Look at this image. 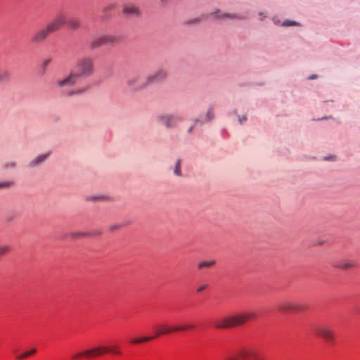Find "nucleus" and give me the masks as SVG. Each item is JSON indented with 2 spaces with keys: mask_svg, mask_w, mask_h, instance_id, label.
I'll return each instance as SVG.
<instances>
[{
  "mask_svg": "<svg viewBox=\"0 0 360 360\" xmlns=\"http://www.w3.org/2000/svg\"><path fill=\"white\" fill-rule=\"evenodd\" d=\"M79 79L72 71L63 78L58 79L56 85L61 89L65 96L71 97L74 96L82 95L88 90V86H78L77 82Z\"/></svg>",
  "mask_w": 360,
  "mask_h": 360,
  "instance_id": "obj_1",
  "label": "nucleus"
},
{
  "mask_svg": "<svg viewBox=\"0 0 360 360\" xmlns=\"http://www.w3.org/2000/svg\"><path fill=\"white\" fill-rule=\"evenodd\" d=\"M71 70L79 79L91 77L94 74V60L89 56L82 57L77 60Z\"/></svg>",
  "mask_w": 360,
  "mask_h": 360,
  "instance_id": "obj_2",
  "label": "nucleus"
},
{
  "mask_svg": "<svg viewBox=\"0 0 360 360\" xmlns=\"http://www.w3.org/2000/svg\"><path fill=\"white\" fill-rule=\"evenodd\" d=\"M185 326H177L175 327L173 326H167L166 325H160L158 326V330L155 332L154 335L152 336H143L138 338H134L131 340V344H141L150 340H153L154 338L162 335L169 334L173 332L177 331H184L186 330Z\"/></svg>",
  "mask_w": 360,
  "mask_h": 360,
  "instance_id": "obj_3",
  "label": "nucleus"
},
{
  "mask_svg": "<svg viewBox=\"0 0 360 360\" xmlns=\"http://www.w3.org/2000/svg\"><path fill=\"white\" fill-rule=\"evenodd\" d=\"M245 317L242 313H238L230 316L222 317L214 323L217 329H226L244 325Z\"/></svg>",
  "mask_w": 360,
  "mask_h": 360,
  "instance_id": "obj_4",
  "label": "nucleus"
},
{
  "mask_svg": "<svg viewBox=\"0 0 360 360\" xmlns=\"http://www.w3.org/2000/svg\"><path fill=\"white\" fill-rule=\"evenodd\" d=\"M158 123L167 129H173L182 121L181 117L176 114H161L157 117Z\"/></svg>",
  "mask_w": 360,
  "mask_h": 360,
  "instance_id": "obj_5",
  "label": "nucleus"
},
{
  "mask_svg": "<svg viewBox=\"0 0 360 360\" xmlns=\"http://www.w3.org/2000/svg\"><path fill=\"white\" fill-rule=\"evenodd\" d=\"M117 42V37L113 35H101L93 38L89 44L90 49L95 50L103 46L112 45Z\"/></svg>",
  "mask_w": 360,
  "mask_h": 360,
  "instance_id": "obj_6",
  "label": "nucleus"
},
{
  "mask_svg": "<svg viewBox=\"0 0 360 360\" xmlns=\"http://www.w3.org/2000/svg\"><path fill=\"white\" fill-rule=\"evenodd\" d=\"M127 86L135 91H140L148 86L146 77L142 78L139 75L129 77L127 82Z\"/></svg>",
  "mask_w": 360,
  "mask_h": 360,
  "instance_id": "obj_7",
  "label": "nucleus"
},
{
  "mask_svg": "<svg viewBox=\"0 0 360 360\" xmlns=\"http://www.w3.org/2000/svg\"><path fill=\"white\" fill-rule=\"evenodd\" d=\"M108 349L103 347H94L78 353L73 354L71 356L72 360H78L82 357L91 358L104 354Z\"/></svg>",
  "mask_w": 360,
  "mask_h": 360,
  "instance_id": "obj_8",
  "label": "nucleus"
},
{
  "mask_svg": "<svg viewBox=\"0 0 360 360\" xmlns=\"http://www.w3.org/2000/svg\"><path fill=\"white\" fill-rule=\"evenodd\" d=\"M319 335L326 342L333 345L335 340V335L333 329L327 325L320 326L318 330Z\"/></svg>",
  "mask_w": 360,
  "mask_h": 360,
  "instance_id": "obj_9",
  "label": "nucleus"
},
{
  "mask_svg": "<svg viewBox=\"0 0 360 360\" xmlns=\"http://www.w3.org/2000/svg\"><path fill=\"white\" fill-rule=\"evenodd\" d=\"M225 360H261V359L255 352L244 350L226 357Z\"/></svg>",
  "mask_w": 360,
  "mask_h": 360,
  "instance_id": "obj_10",
  "label": "nucleus"
},
{
  "mask_svg": "<svg viewBox=\"0 0 360 360\" xmlns=\"http://www.w3.org/2000/svg\"><path fill=\"white\" fill-rule=\"evenodd\" d=\"M66 23L67 19L65 13L60 12L53 18L51 22L47 24V25L53 32H56L63 26L66 25Z\"/></svg>",
  "mask_w": 360,
  "mask_h": 360,
  "instance_id": "obj_11",
  "label": "nucleus"
},
{
  "mask_svg": "<svg viewBox=\"0 0 360 360\" xmlns=\"http://www.w3.org/2000/svg\"><path fill=\"white\" fill-rule=\"evenodd\" d=\"M53 32L46 25V27L39 30L34 33L31 39V42L33 44H40L44 42L48 37Z\"/></svg>",
  "mask_w": 360,
  "mask_h": 360,
  "instance_id": "obj_12",
  "label": "nucleus"
},
{
  "mask_svg": "<svg viewBox=\"0 0 360 360\" xmlns=\"http://www.w3.org/2000/svg\"><path fill=\"white\" fill-rule=\"evenodd\" d=\"M166 77H167L166 71L160 69V70H157L154 73L148 75V77H146V79H147L148 84L149 86L152 84L161 82V81L164 80Z\"/></svg>",
  "mask_w": 360,
  "mask_h": 360,
  "instance_id": "obj_13",
  "label": "nucleus"
},
{
  "mask_svg": "<svg viewBox=\"0 0 360 360\" xmlns=\"http://www.w3.org/2000/svg\"><path fill=\"white\" fill-rule=\"evenodd\" d=\"M210 15L217 20L243 18V16L238 14L222 12L219 9H217L214 11L210 13Z\"/></svg>",
  "mask_w": 360,
  "mask_h": 360,
  "instance_id": "obj_14",
  "label": "nucleus"
},
{
  "mask_svg": "<svg viewBox=\"0 0 360 360\" xmlns=\"http://www.w3.org/2000/svg\"><path fill=\"white\" fill-rule=\"evenodd\" d=\"M122 13L129 17H138L141 15L139 8L131 4H125L122 8Z\"/></svg>",
  "mask_w": 360,
  "mask_h": 360,
  "instance_id": "obj_15",
  "label": "nucleus"
},
{
  "mask_svg": "<svg viewBox=\"0 0 360 360\" xmlns=\"http://www.w3.org/2000/svg\"><path fill=\"white\" fill-rule=\"evenodd\" d=\"M277 307L279 311L283 312H288L298 309L297 305L291 301L280 302L278 303Z\"/></svg>",
  "mask_w": 360,
  "mask_h": 360,
  "instance_id": "obj_16",
  "label": "nucleus"
},
{
  "mask_svg": "<svg viewBox=\"0 0 360 360\" xmlns=\"http://www.w3.org/2000/svg\"><path fill=\"white\" fill-rule=\"evenodd\" d=\"M49 155L50 153L39 155L34 159L30 162L29 167H36L42 165L48 159Z\"/></svg>",
  "mask_w": 360,
  "mask_h": 360,
  "instance_id": "obj_17",
  "label": "nucleus"
},
{
  "mask_svg": "<svg viewBox=\"0 0 360 360\" xmlns=\"http://www.w3.org/2000/svg\"><path fill=\"white\" fill-rule=\"evenodd\" d=\"M335 266L337 268L347 270L355 267L356 266V263L354 260L346 259L338 262Z\"/></svg>",
  "mask_w": 360,
  "mask_h": 360,
  "instance_id": "obj_18",
  "label": "nucleus"
},
{
  "mask_svg": "<svg viewBox=\"0 0 360 360\" xmlns=\"http://www.w3.org/2000/svg\"><path fill=\"white\" fill-rule=\"evenodd\" d=\"M66 25L71 30H76L80 27V22L76 18H70V20H67Z\"/></svg>",
  "mask_w": 360,
  "mask_h": 360,
  "instance_id": "obj_19",
  "label": "nucleus"
},
{
  "mask_svg": "<svg viewBox=\"0 0 360 360\" xmlns=\"http://www.w3.org/2000/svg\"><path fill=\"white\" fill-rule=\"evenodd\" d=\"M89 236V233L85 231H73L69 233L71 238L77 239Z\"/></svg>",
  "mask_w": 360,
  "mask_h": 360,
  "instance_id": "obj_20",
  "label": "nucleus"
},
{
  "mask_svg": "<svg viewBox=\"0 0 360 360\" xmlns=\"http://www.w3.org/2000/svg\"><path fill=\"white\" fill-rule=\"evenodd\" d=\"M11 78V73L8 70L0 71V82L8 81Z\"/></svg>",
  "mask_w": 360,
  "mask_h": 360,
  "instance_id": "obj_21",
  "label": "nucleus"
},
{
  "mask_svg": "<svg viewBox=\"0 0 360 360\" xmlns=\"http://www.w3.org/2000/svg\"><path fill=\"white\" fill-rule=\"evenodd\" d=\"M13 185L14 183L11 180L1 181L0 182V190L10 188L13 186Z\"/></svg>",
  "mask_w": 360,
  "mask_h": 360,
  "instance_id": "obj_22",
  "label": "nucleus"
},
{
  "mask_svg": "<svg viewBox=\"0 0 360 360\" xmlns=\"http://www.w3.org/2000/svg\"><path fill=\"white\" fill-rule=\"evenodd\" d=\"M181 160H177L176 161L175 166H174V174L176 176H181Z\"/></svg>",
  "mask_w": 360,
  "mask_h": 360,
  "instance_id": "obj_23",
  "label": "nucleus"
},
{
  "mask_svg": "<svg viewBox=\"0 0 360 360\" xmlns=\"http://www.w3.org/2000/svg\"><path fill=\"white\" fill-rule=\"evenodd\" d=\"M214 264H215V261L214 260L202 261V262H200L198 264V268L199 269H202L204 267H210V266H212Z\"/></svg>",
  "mask_w": 360,
  "mask_h": 360,
  "instance_id": "obj_24",
  "label": "nucleus"
},
{
  "mask_svg": "<svg viewBox=\"0 0 360 360\" xmlns=\"http://www.w3.org/2000/svg\"><path fill=\"white\" fill-rule=\"evenodd\" d=\"M36 351L37 350L34 348L31 349L30 350H29L26 352H24L23 354H22L20 355L17 356L16 358L20 360L25 359V358L30 356V355L34 354L36 352Z\"/></svg>",
  "mask_w": 360,
  "mask_h": 360,
  "instance_id": "obj_25",
  "label": "nucleus"
},
{
  "mask_svg": "<svg viewBox=\"0 0 360 360\" xmlns=\"http://www.w3.org/2000/svg\"><path fill=\"white\" fill-rule=\"evenodd\" d=\"M242 314H243V316H245V323H246L248 320L255 319L257 316L256 313L253 311H248V312H243Z\"/></svg>",
  "mask_w": 360,
  "mask_h": 360,
  "instance_id": "obj_26",
  "label": "nucleus"
},
{
  "mask_svg": "<svg viewBox=\"0 0 360 360\" xmlns=\"http://www.w3.org/2000/svg\"><path fill=\"white\" fill-rule=\"evenodd\" d=\"M102 347L108 349V350L105 351L104 354L108 353V352H111L115 354H121V352L119 350L117 346H112L111 347Z\"/></svg>",
  "mask_w": 360,
  "mask_h": 360,
  "instance_id": "obj_27",
  "label": "nucleus"
},
{
  "mask_svg": "<svg viewBox=\"0 0 360 360\" xmlns=\"http://www.w3.org/2000/svg\"><path fill=\"white\" fill-rule=\"evenodd\" d=\"M11 251V247L8 245H0V256L5 255Z\"/></svg>",
  "mask_w": 360,
  "mask_h": 360,
  "instance_id": "obj_28",
  "label": "nucleus"
},
{
  "mask_svg": "<svg viewBox=\"0 0 360 360\" xmlns=\"http://www.w3.org/2000/svg\"><path fill=\"white\" fill-rule=\"evenodd\" d=\"M214 117V113L213 109L212 108H209L206 114V120L207 121H211Z\"/></svg>",
  "mask_w": 360,
  "mask_h": 360,
  "instance_id": "obj_29",
  "label": "nucleus"
},
{
  "mask_svg": "<svg viewBox=\"0 0 360 360\" xmlns=\"http://www.w3.org/2000/svg\"><path fill=\"white\" fill-rule=\"evenodd\" d=\"M299 25V23L294 20H285L282 23V25L285 26V27L295 26V25Z\"/></svg>",
  "mask_w": 360,
  "mask_h": 360,
  "instance_id": "obj_30",
  "label": "nucleus"
},
{
  "mask_svg": "<svg viewBox=\"0 0 360 360\" xmlns=\"http://www.w3.org/2000/svg\"><path fill=\"white\" fill-rule=\"evenodd\" d=\"M115 7V6L113 4H108L103 8V11L105 13H108V12L114 9Z\"/></svg>",
  "mask_w": 360,
  "mask_h": 360,
  "instance_id": "obj_31",
  "label": "nucleus"
},
{
  "mask_svg": "<svg viewBox=\"0 0 360 360\" xmlns=\"http://www.w3.org/2000/svg\"><path fill=\"white\" fill-rule=\"evenodd\" d=\"M51 62V59H45L43 62H42V68L44 70H46V67L49 66L50 65Z\"/></svg>",
  "mask_w": 360,
  "mask_h": 360,
  "instance_id": "obj_32",
  "label": "nucleus"
},
{
  "mask_svg": "<svg viewBox=\"0 0 360 360\" xmlns=\"http://www.w3.org/2000/svg\"><path fill=\"white\" fill-rule=\"evenodd\" d=\"M120 227H121V224L115 223V224H111L109 227V229L112 231L120 229Z\"/></svg>",
  "mask_w": 360,
  "mask_h": 360,
  "instance_id": "obj_33",
  "label": "nucleus"
},
{
  "mask_svg": "<svg viewBox=\"0 0 360 360\" xmlns=\"http://www.w3.org/2000/svg\"><path fill=\"white\" fill-rule=\"evenodd\" d=\"M208 285L207 284H202V285H200L196 290L197 292L198 293H200L202 291H203L204 290H205L207 288Z\"/></svg>",
  "mask_w": 360,
  "mask_h": 360,
  "instance_id": "obj_34",
  "label": "nucleus"
},
{
  "mask_svg": "<svg viewBox=\"0 0 360 360\" xmlns=\"http://www.w3.org/2000/svg\"><path fill=\"white\" fill-rule=\"evenodd\" d=\"M201 20V18H194V19H192L191 20H189L188 22V23L189 24H193V23H199Z\"/></svg>",
  "mask_w": 360,
  "mask_h": 360,
  "instance_id": "obj_35",
  "label": "nucleus"
},
{
  "mask_svg": "<svg viewBox=\"0 0 360 360\" xmlns=\"http://www.w3.org/2000/svg\"><path fill=\"white\" fill-rule=\"evenodd\" d=\"M246 120H247V117L245 115H243V116L238 117V121H239L240 124H243L245 121H246Z\"/></svg>",
  "mask_w": 360,
  "mask_h": 360,
  "instance_id": "obj_36",
  "label": "nucleus"
},
{
  "mask_svg": "<svg viewBox=\"0 0 360 360\" xmlns=\"http://www.w3.org/2000/svg\"><path fill=\"white\" fill-rule=\"evenodd\" d=\"M198 122H199V120H195V121H194V124H193V125H192V126L188 129V132L189 134H191V133L193 131V128H194V125H195V124H197Z\"/></svg>",
  "mask_w": 360,
  "mask_h": 360,
  "instance_id": "obj_37",
  "label": "nucleus"
},
{
  "mask_svg": "<svg viewBox=\"0 0 360 360\" xmlns=\"http://www.w3.org/2000/svg\"><path fill=\"white\" fill-rule=\"evenodd\" d=\"M323 160H335V156H326V157H324L323 158Z\"/></svg>",
  "mask_w": 360,
  "mask_h": 360,
  "instance_id": "obj_38",
  "label": "nucleus"
},
{
  "mask_svg": "<svg viewBox=\"0 0 360 360\" xmlns=\"http://www.w3.org/2000/svg\"><path fill=\"white\" fill-rule=\"evenodd\" d=\"M326 242V239H319L318 240H316V245H323Z\"/></svg>",
  "mask_w": 360,
  "mask_h": 360,
  "instance_id": "obj_39",
  "label": "nucleus"
},
{
  "mask_svg": "<svg viewBox=\"0 0 360 360\" xmlns=\"http://www.w3.org/2000/svg\"><path fill=\"white\" fill-rule=\"evenodd\" d=\"M184 326L186 328L185 330H189V329H193L195 328V326L192 325V324H191V325H184Z\"/></svg>",
  "mask_w": 360,
  "mask_h": 360,
  "instance_id": "obj_40",
  "label": "nucleus"
},
{
  "mask_svg": "<svg viewBox=\"0 0 360 360\" xmlns=\"http://www.w3.org/2000/svg\"><path fill=\"white\" fill-rule=\"evenodd\" d=\"M93 200H100V199H102L103 198L101 196H92V197H90Z\"/></svg>",
  "mask_w": 360,
  "mask_h": 360,
  "instance_id": "obj_41",
  "label": "nucleus"
},
{
  "mask_svg": "<svg viewBox=\"0 0 360 360\" xmlns=\"http://www.w3.org/2000/svg\"><path fill=\"white\" fill-rule=\"evenodd\" d=\"M259 15L261 16L262 20L266 18V15L264 13H260Z\"/></svg>",
  "mask_w": 360,
  "mask_h": 360,
  "instance_id": "obj_42",
  "label": "nucleus"
},
{
  "mask_svg": "<svg viewBox=\"0 0 360 360\" xmlns=\"http://www.w3.org/2000/svg\"><path fill=\"white\" fill-rule=\"evenodd\" d=\"M308 79H315V75H312L309 76Z\"/></svg>",
  "mask_w": 360,
  "mask_h": 360,
  "instance_id": "obj_43",
  "label": "nucleus"
},
{
  "mask_svg": "<svg viewBox=\"0 0 360 360\" xmlns=\"http://www.w3.org/2000/svg\"><path fill=\"white\" fill-rule=\"evenodd\" d=\"M11 167H15V163L12 162V163L11 164Z\"/></svg>",
  "mask_w": 360,
  "mask_h": 360,
  "instance_id": "obj_44",
  "label": "nucleus"
}]
</instances>
